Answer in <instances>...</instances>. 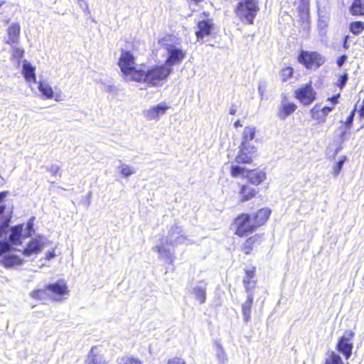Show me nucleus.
Returning <instances> with one entry per match:
<instances>
[{
	"label": "nucleus",
	"instance_id": "nucleus-1",
	"mask_svg": "<svg viewBox=\"0 0 364 364\" xmlns=\"http://www.w3.org/2000/svg\"><path fill=\"white\" fill-rule=\"evenodd\" d=\"M168 55L164 64L138 67L136 58L128 50L121 49L117 65L124 79L144 84L148 87H159L173 72L172 66L179 65L186 57V52L179 48H167Z\"/></svg>",
	"mask_w": 364,
	"mask_h": 364
},
{
	"label": "nucleus",
	"instance_id": "nucleus-2",
	"mask_svg": "<svg viewBox=\"0 0 364 364\" xmlns=\"http://www.w3.org/2000/svg\"><path fill=\"white\" fill-rule=\"evenodd\" d=\"M271 213L269 208H262L252 213L238 214L233 218L231 223L234 234L239 237H244L256 232L267 223Z\"/></svg>",
	"mask_w": 364,
	"mask_h": 364
},
{
	"label": "nucleus",
	"instance_id": "nucleus-3",
	"mask_svg": "<svg viewBox=\"0 0 364 364\" xmlns=\"http://www.w3.org/2000/svg\"><path fill=\"white\" fill-rule=\"evenodd\" d=\"M69 293L70 290L66 281L60 279L45 285L43 288L34 289L30 294L36 300L50 299L60 302L65 299Z\"/></svg>",
	"mask_w": 364,
	"mask_h": 364
},
{
	"label": "nucleus",
	"instance_id": "nucleus-4",
	"mask_svg": "<svg viewBox=\"0 0 364 364\" xmlns=\"http://www.w3.org/2000/svg\"><path fill=\"white\" fill-rule=\"evenodd\" d=\"M297 62L306 70H316L326 61V57L320 52L313 50L300 49L296 56Z\"/></svg>",
	"mask_w": 364,
	"mask_h": 364
},
{
	"label": "nucleus",
	"instance_id": "nucleus-5",
	"mask_svg": "<svg viewBox=\"0 0 364 364\" xmlns=\"http://www.w3.org/2000/svg\"><path fill=\"white\" fill-rule=\"evenodd\" d=\"M259 10V6L257 0H244L237 4L235 13L240 21L252 25Z\"/></svg>",
	"mask_w": 364,
	"mask_h": 364
},
{
	"label": "nucleus",
	"instance_id": "nucleus-6",
	"mask_svg": "<svg viewBox=\"0 0 364 364\" xmlns=\"http://www.w3.org/2000/svg\"><path fill=\"white\" fill-rule=\"evenodd\" d=\"M294 97L304 106L311 105L317 99V92L313 86L312 81L303 84L294 90Z\"/></svg>",
	"mask_w": 364,
	"mask_h": 364
},
{
	"label": "nucleus",
	"instance_id": "nucleus-7",
	"mask_svg": "<svg viewBox=\"0 0 364 364\" xmlns=\"http://www.w3.org/2000/svg\"><path fill=\"white\" fill-rule=\"evenodd\" d=\"M355 335V333L353 331L346 330L343 335L339 337L336 343V350L341 353L346 360L349 359L352 355Z\"/></svg>",
	"mask_w": 364,
	"mask_h": 364
},
{
	"label": "nucleus",
	"instance_id": "nucleus-8",
	"mask_svg": "<svg viewBox=\"0 0 364 364\" xmlns=\"http://www.w3.org/2000/svg\"><path fill=\"white\" fill-rule=\"evenodd\" d=\"M257 150L255 146L240 145L235 161L237 164H251L254 158L257 156Z\"/></svg>",
	"mask_w": 364,
	"mask_h": 364
},
{
	"label": "nucleus",
	"instance_id": "nucleus-9",
	"mask_svg": "<svg viewBox=\"0 0 364 364\" xmlns=\"http://www.w3.org/2000/svg\"><path fill=\"white\" fill-rule=\"evenodd\" d=\"M264 240L263 233H257L247 237L240 245V250L246 255L253 253Z\"/></svg>",
	"mask_w": 364,
	"mask_h": 364
},
{
	"label": "nucleus",
	"instance_id": "nucleus-10",
	"mask_svg": "<svg viewBox=\"0 0 364 364\" xmlns=\"http://www.w3.org/2000/svg\"><path fill=\"white\" fill-rule=\"evenodd\" d=\"M297 109L298 106L295 102L289 101L287 96H284L277 107V116L279 119L284 120L293 114Z\"/></svg>",
	"mask_w": 364,
	"mask_h": 364
},
{
	"label": "nucleus",
	"instance_id": "nucleus-11",
	"mask_svg": "<svg viewBox=\"0 0 364 364\" xmlns=\"http://www.w3.org/2000/svg\"><path fill=\"white\" fill-rule=\"evenodd\" d=\"M257 267L252 266L244 269L242 284L247 294L252 293L257 286Z\"/></svg>",
	"mask_w": 364,
	"mask_h": 364
},
{
	"label": "nucleus",
	"instance_id": "nucleus-12",
	"mask_svg": "<svg viewBox=\"0 0 364 364\" xmlns=\"http://www.w3.org/2000/svg\"><path fill=\"white\" fill-rule=\"evenodd\" d=\"M213 28L214 23L212 18L199 21L196 24V30L195 32L197 39H203L205 37L210 36Z\"/></svg>",
	"mask_w": 364,
	"mask_h": 364
},
{
	"label": "nucleus",
	"instance_id": "nucleus-13",
	"mask_svg": "<svg viewBox=\"0 0 364 364\" xmlns=\"http://www.w3.org/2000/svg\"><path fill=\"white\" fill-rule=\"evenodd\" d=\"M168 109H170V106L167 105L165 102L159 103L146 110L144 116L149 120L159 119Z\"/></svg>",
	"mask_w": 364,
	"mask_h": 364
},
{
	"label": "nucleus",
	"instance_id": "nucleus-14",
	"mask_svg": "<svg viewBox=\"0 0 364 364\" xmlns=\"http://www.w3.org/2000/svg\"><path fill=\"white\" fill-rule=\"evenodd\" d=\"M45 244L40 237L31 240L23 250V255L31 256L32 255H38L44 247Z\"/></svg>",
	"mask_w": 364,
	"mask_h": 364
},
{
	"label": "nucleus",
	"instance_id": "nucleus-15",
	"mask_svg": "<svg viewBox=\"0 0 364 364\" xmlns=\"http://www.w3.org/2000/svg\"><path fill=\"white\" fill-rule=\"evenodd\" d=\"M38 88L42 95L46 99H53L57 102L63 100V97L60 92H58L55 94L53 92V90L51 86L46 82L39 81L38 82Z\"/></svg>",
	"mask_w": 364,
	"mask_h": 364
},
{
	"label": "nucleus",
	"instance_id": "nucleus-16",
	"mask_svg": "<svg viewBox=\"0 0 364 364\" xmlns=\"http://www.w3.org/2000/svg\"><path fill=\"white\" fill-rule=\"evenodd\" d=\"M8 38L4 43L8 45L16 44L19 41L21 26L18 23H13L6 29Z\"/></svg>",
	"mask_w": 364,
	"mask_h": 364
},
{
	"label": "nucleus",
	"instance_id": "nucleus-17",
	"mask_svg": "<svg viewBox=\"0 0 364 364\" xmlns=\"http://www.w3.org/2000/svg\"><path fill=\"white\" fill-rule=\"evenodd\" d=\"M257 190L248 184H242L239 188L240 202L245 203L256 197Z\"/></svg>",
	"mask_w": 364,
	"mask_h": 364
},
{
	"label": "nucleus",
	"instance_id": "nucleus-18",
	"mask_svg": "<svg viewBox=\"0 0 364 364\" xmlns=\"http://www.w3.org/2000/svg\"><path fill=\"white\" fill-rule=\"evenodd\" d=\"M267 178L266 173L262 170L249 169L247 179L250 184L258 186Z\"/></svg>",
	"mask_w": 364,
	"mask_h": 364
},
{
	"label": "nucleus",
	"instance_id": "nucleus-19",
	"mask_svg": "<svg viewBox=\"0 0 364 364\" xmlns=\"http://www.w3.org/2000/svg\"><path fill=\"white\" fill-rule=\"evenodd\" d=\"M168 235L171 238L174 237V239L169 243L170 245L182 244L187 240V237L183 233L181 228L176 225L171 227L168 231Z\"/></svg>",
	"mask_w": 364,
	"mask_h": 364
},
{
	"label": "nucleus",
	"instance_id": "nucleus-20",
	"mask_svg": "<svg viewBox=\"0 0 364 364\" xmlns=\"http://www.w3.org/2000/svg\"><path fill=\"white\" fill-rule=\"evenodd\" d=\"M35 67L31 63L25 61L23 63L22 74L28 82H36V76L35 73Z\"/></svg>",
	"mask_w": 364,
	"mask_h": 364
},
{
	"label": "nucleus",
	"instance_id": "nucleus-21",
	"mask_svg": "<svg viewBox=\"0 0 364 364\" xmlns=\"http://www.w3.org/2000/svg\"><path fill=\"white\" fill-rule=\"evenodd\" d=\"M256 134V128L252 126H246L242 134L240 145L251 146L249 143L253 140Z\"/></svg>",
	"mask_w": 364,
	"mask_h": 364
},
{
	"label": "nucleus",
	"instance_id": "nucleus-22",
	"mask_svg": "<svg viewBox=\"0 0 364 364\" xmlns=\"http://www.w3.org/2000/svg\"><path fill=\"white\" fill-rule=\"evenodd\" d=\"M253 304V294H247L246 301L242 304V312L244 321L248 322L251 318V309Z\"/></svg>",
	"mask_w": 364,
	"mask_h": 364
},
{
	"label": "nucleus",
	"instance_id": "nucleus-23",
	"mask_svg": "<svg viewBox=\"0 0 364 364\" xmlns=\"http://www.w3.org/2000/svg\"><path fill=\"white\" fill-rule=\"evenodd\" d=\"M349 11L353 16H364V0H353L349 7Z\"/></svg>",
	"mask_w": 364,
	"mask_h": 364
},
{
	"label": "nucleus",
	"instance_id": "nucleus-24",
	"mask_svg": "<svg viewBox=\"0 0 364 364\" xmlns=\"http://www.w3.org/2000/svg\"><path fill=\"white\" fill-rule=\"evenodd\" d=\"M310 115L311 119L315 120L317 123H323L326 120V116L318 104L315 105L310 109Z\"/></svg>",
	"mask_w": 364,
	"mask_h": 364
},
{
	"label": "nucleus",
	"instance_id": "nucleus-25",
	"mask_svg": "<svg viewBox=\"0 0 364 364\" xmlns=\"http://www.w3.org/2000/svg\"><path fill=\"white\" fill-rule=\"evenodd\" d=\"M294 75V69L291 65H286L282 67L279 72V77L282 82H287Z\"/></svg>",
	"mask_w": 364,
	"mask_h": 364
},
{
	"label": "nucleus",
	"instance_id": "nucleus-26",
	"mask_svg": "<svg viewBox=\"0 0 364 364\" xmlns=\"http://www.w3.org/2000/svg\"><path fill=\"white\" fill-rule=\"evenodd\" d=\"M348 28L354 36H359L364 31V21H352L348 23Z\"/></svg>",
	"mask_w": 364,
	"mask_h": 364
},
{
	"label": "nucleus",
	"instance_id": "nucleus-27",
	"mask_svg": "<svg viewBox=\"0 0 364 364\" xmlns=\"http://www.w3.org/2000/svg\"><path fill=\"white\" fill-rule=\"evenodd\" d=\"M22 226L17 225L14 226L11 229V233L9 236L10 241L14 245H20L21 244V233H22Z\"/></svg>",
	"mask_w": 364,
	"mask_h": 364
},
{
	"label": "nucleus",
	"instance_id": "nucleus-28",
	"mask_svg": "<svg viewBox=\"0 0 364 364\" xmlns=\"http://www.w3.org/2000/svg\"><path fill=\"white\" fill-rule=\"evenodd\" d=\"M248 171V168L240 166L239 164L232 165L230 168V173L233 178H237L239 176L247 178Z\"/></svg>",
	"mask_w": 364,
	"mask_h": 364
},
{
	"label": "nucleus",
	"instance_id": "nucleus-29",
	"mask_svg": "<svg viewBox=\"0 0 364 364\" xmlns=\"http://www.w3.org/2000/svg\"><path fill=\"white\" fill-rule=\"evenodd\" d=\"M2 263L6 267L14 265H20L23 263L22 259L16 255L6 256L2 259Z\"/></svg>",
	"mask_w": 364,
	"mask_h": 364
},
{
	"label": "nucleus",
	"instance_id": "nucleus-30",
	"mask_svg": "<svg viewBox=\"0 0 364 364\" xmlns=\"http://www.w3.org/2000/svg\"><path fill=\"white\" fill-rule=\"evenodd\" d=\"M324 364H344L341 356L336 352L331 350L328 352V356L325 360Z\"/></svg>",
	"mask_w": 364,
	"mask_h": 364
},
{
	"label": "nucleus",
	"instance_id": "nucleus-31",
	"mask_svg": "<svg viewBox=\"0 0 364 364\" xmlns=\"http://www.w3.org/2000/svg\"><path fill=\"white\" fill-rule=\"evenodd\" d=\"M193 293L195 294V297L198 299L200 303L203 304L206 299V291L205 289L203 287H198L194 289Z\"/></svg>",
	"mask_w": 364,
	"mask_h": 364
},
{
	"label": "nucleus",
	"instance_id": "nucleus-32",
	"mask_svg": "<svg viewBox=\"0 0 364 364\" xmlns=\"http://www.w3.org/2000/svg\"><path fill=\"white\" fill-rule=\"evenodd\" d=\"M121 364H143V362L134 356H124L121 358Z\"/></svg>",
	"mask_w": 364,
	"mask_h": 364
},
{
	"label": "nucleus",
	"instance_id": "nucleus-33",
	"mask_svg": "<svg viewBox=\"0 0 364 364\" xmlns=\"http://www.w3.org/2000/svg\"><path fill=\"white\" fill-rule=\"evenodd\" d=\"M348 80V74L343 73L341 75L338 81L336 83V85L341 90H342L346 85Z\"/></svg>",
	"mask_w": 364,
	"mask_h": 364
},
{
	"label": "nucleus",
	"instance_id": "nucleus-34",
	"mask_svg": "<svg viewBox=\"0 0 364 364\" xmlns=\"http://www.w3.org/2000/svg\"><path fill=\"white\" fill-rule=\"evenodd\" d=\"M24 55V50L18 47H14L12 49V56L18 60H21Z\"/></svg>",
	"mask_w": 364,
	"mask_h": 364
},
{
	"label": "nucleus",
	"instance_id": "nucleus-35",
	"mask_svg": "<svg viewBox=\"0 0 364 364\" xmlns=\"http://www.w3.org/2000/svg\"><path fill=\"white\" fill-rule=\"evenodd\" d=\"M346 159V156H343L341 160H339L337 162L336 166L333 167V173L335 176H338V174L340 173Z\"/></svg>",
	"mask_w": 364,
	"mask_h": 364
},
{
	"label": "nucleus",
	"instance_id": "nucleus-36",
	"mask_svg": "<svg viewBox=\"0 0 364 364\" xmlns=\"http://www.w3.org/2000/svg\"><path fill=\"white\" fill-rule=\"evenodd\" d=\"M120 172L125 177L129 176L134 173L132 168L127 165H122L120 166Z\"/></svg>",
	"mask_w": 364,
	"mask_h": 364
},
{
	"label": "nucleus",
	"instance_id": "nucleus-37",
	"mask_svg": "<svg viewBox=\"0 0 364 364\" xmlns=\"http://www.w3.org/2000/svg\"><path fill=\"white\" fill-rule=\"evenodd\" d=\"M166 364H187V363L183 358L176 356L169 358L167 360Z\"/></svg>",
	"mask_w": 364,
	"mask_h": 364
},
{
	"label": "nucleus",
	"instance_id": "nucleus-38",
	"mask_svg": "<svg viewBox=\"0 0 364 364\" xmlns=\"http://www.w3.org/2000/svg\"><path fill=\"white\" fill-rule=\"evenodd\" d=\"M11 245L4 241H0V256L9 251Z\"/></svg>",
	"mask_w": 364,
	"mask_h": 364
},
{
	"label": "nucleus",
	"instance_id": "nucleus-39",
	"mask_svg": "<svg viewBox=\"0 0 364 364\" xmlns=\"http://www.w3.org/2000/svg\"><path fill=\"white\" fill-rule=\"evenodd\" d=\"M48 171L50 173V174L53 176H60V168L58 166L56 165H52L49 167Z\"/></svg>",
	"mask_w": 364,
	"mask_h": 364
},
{
	"label": "nucleus",
	"instance_id": "nucleus-40",
	"mask_svg": "<svg viewBox=\"0 0 364 364\" xmlns=\"http://www.w3.org/2000/svg\"><path fill=\"white\" fill-rule=\"evenodd\" d=\"M9 218L6 219L0 226V237H1L4 235L7 228L9 227Z\"/></svg>",
	"mask_w": 364,
	"mask_h": 364
},
{
	"label": "nucleus",
	"instance_id": "nucleus-41",
	"mask_svg": "<svg viewBox=\"0 0 364 364\" xmlns=\"http://www.w3.org/2000/svg\"><path fill=\"white\" fill-rule=\"evenodd\" d=\"M347 59V56L346 55H342L338 58L336 60V63L338 67H341L346 62Z\"/></svg>",
	"mask_w": 364,
	"mask_h": 364
},
{
	"label": "nucleus",
	"instance_id": "nucleus-42",
	"mask_svg": "<svg viewBox=\"0 0 364 364\" xmlns=\"http://www.w3.org/2000/svg\"><path fill=\"white\" fill-rule=\"evenodd\" d=\"M350 38V36L346 35L343 37L342 46L345 50H348L350 48L348 44V39Z\"/></svg>",
	"mask_w": 364,
	"mask_h": 364
},
{
	"label": "nucleus",
	"instance_id": "nucleus-43",
	"mask_svg": "<svg viewBox=\"0 0 364 364\" xmlns=\"http://www.w3.org/2000/svg\"><path fill=\"white\" fill-rule=\"evenodd\" d=\"M355 108L348 116V117L346 119V124H352V122L353 121L354 115H355Z\"/></svg>",
	"mask_w": 364,
	"mask_h": 364
},
{
	"label": "nucleus",
	"instance_id": "nucleus-44",
	"mask_svg": "<svg viewBox=\"0 0 364 364\" xmlns=\"http://www.w3.org/2000/svg\"><path fill=\"white\" fill-rule=\"evenodd\" d=\"M55 257V250L53 249L50 251H48L46 255V259L50 260L51 259Z\"/></svg>",
	"mask_w": 364,
	"mask_h": 364
},
{
	"label": "nucleus",
	"instance_id": "nucleus-45",
	"mask_svg": "<svg viewBox=\"0 0 364 364\" xmlns=\"http://www.w3.org/2000/svg\"><path fill=\"white\" fill-rule=\"evenodd\" d=\"M299 2L303 9H305L306 11H308L309 7V0H299Z\"/></svg>",
	"mask_w": 364,
	"mask_h": 364
},
{
	"label": "nucleus",
	"instance_id": "nucleus-46",
	"mask_svg": "<svg viewBox=\"0 0 364 364\" xmlns=\"http://www.w3.org/2000/svg\"><path fill=\"white\" fill-rule=\"evenodd\" d=\"M323 111V112L324 113V114L327 117V115L328 114V113L330 112H331L333 109H334V106H325L322 108H321Z\"/></svg>",
	"mask_w": 364,
	"mask_h": 364
},
{
	"label": "nucleus",
	"instance_id": "nucleus-47",
	"mask_svg": "<svg viewBox=\"0 0 364 364\" xmlns=\"http://www.w3.org/2000/svg\"><path fill=\"white\" fill-rule=\"evenodd\" d=\"M340 97V94H336L333 95L332 97L328 98V101L331 102L333 105L338 103V99Z\"/></svg>",
	"mask_w": 364,
	"mask_h": 364
},
{
	"label": "nucleus",
	"instance_id": "nucleus-48",
	"mask_svg": "<svg viewBox=\"0 0 364 364\" xmlns=\"http://www.w3.org/2000/svg\"><path fill=\"white\" fill-rule=\"evenodd\" d=\"M7 194H8L7 191H2L0 193V202L4 199V198L7 196Z\"/></svg>",
	"mask_w": 364,
	"mask_h": 364
},
{
	"label": "nucleus",
	"instance_id": "nucleus-49",
	"mask_svg": "<svg viewBox=\"0 0 364 364\" xmlns=\"http://www.w3.org/2000/svg\"><path fill=\"white\" fill-rule=\"evenodd\" d=\"M234 127L235 128H237V127H242V124H241L240 119H237V121L235 122L234 123Z\"/></svg>",
	"mask_w": 364,
	"mask_h": 364
},
{
	"label": "nucleus",
	"instance_id": "nucleus-50",
	"mask_svg": "<svg viewBox=\"0 0 364 364\" xmlns=\"http://www.w3.org/2000/svg\"><path fill=\"white\" fill-rule=\"evenodd\" d=\"M236 109L235 107H232L230 109L229 113L231 115H235L236 114Z\"/></svg>",
	"mask_w": 364,
	"mask_h": 364
},
{
	"label": "nucleus",
	"instance_id": "nucleus-51",
	"mask_svg": "<svg viewBox=\"0 0 364 364\" xmlns=\"http://www.w3.org/2000/svg\"><path fill=\"white\" fill-rule=\"evenodd\" d=\"M6 209L5 205H0V215H1Z\"/></svg>",
	"mask_w": 364,
	"mask_h": 364
},
{
	"label": "nucleus",
	"instance_id": "nucleus-52",
	"mask_svg": "<svg viewBox=\"0 0 364 364\" xmlns=\"http://www.w3.org/2000/svg\"><path fill=\"white\" fill-rule=\"evenodd\" d=\"M163 250H164L161 247H157V251L159 252H161Z\"/></svg>",
	"mask_w": 364,
	"mask_h": 364
},
{
	"label": "nucleus",
	"instance_id": "nucleus-53",
	"mask_svg": "<svg viewBox=\"0 0 364 364\" xmlns=\"http://www.w3.org/2000/svg\"><path fill=\"white\" fill-rule=\"evenodd\" d=\"M4 3H5V2H4V1H0V7H1L3 4H4Z\"/></svg>",
	"mask_w": 364,
	"mask_h": 364
},
{
	"label": "nucleus",
	"instance_id": "nucleus-54",
	"mask_svg": "<svg viewBox=\"0 0 364 364\" xmlns=\"http://www.w3.org/2000/svg\"><path fill=\"white\" fill-rule=\"evenodd\" d=\"M306 23H307L308 26L309 25V21L308 19H306Z\"/></svg>",
	"mask_w": 364,
	"mask_h": 364
}]
</instances>
